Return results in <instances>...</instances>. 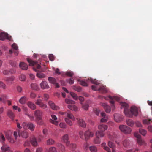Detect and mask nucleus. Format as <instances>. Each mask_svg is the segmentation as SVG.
I'll use <instances>...</instances> for the list:
<instances>
[{"mask_svg": "<svg viewBox=\"0 0 152 152\" xmlns=\"http://www.w3.org/2000/svg\"><path fill=\"white\" fill-rule=\"evenodd\" d=\"M0 87L3 88L5 89L6 86L5 84L2 82L0 81Z\"/></svg>", "mask_w": 152, "mask_h": 152, "instance_id": "nucleus-57", "label": "nucleus"}, {"mask_svg": "<svg viewBox=\"0 0 152 152\" xmlns=\"http://www.w3.org/2000/svg\"><path fill=\"white\" fill-rule=\"evenodd\" d=\"M98 129L100 131L104 132L107 129V126L104 124H100L98 125Z\"/></svg>", "mask_w": 152, "mask_h": 152, "instance_id": "nucleus-18", "label": "nucleus"}, {"mask_svg": "<svg viewBox=\"0 0 152 152\" xmlns=\"http://www.w3.org/2000/svg\"><path fill=\"white\" fill-rule=\"evenodd\" d=\"M82 107L84 110H87L88 109L89 105L87 103H86L83 105Z\"/></svg>", "mask_w": 152, "mask_h": 152, "instance_id": "nucleus-56", "label": "nucleus"}, {"mask_svg": "<svg viewBox=\"0 0 152 152\" xmlns=\"http://www.w3.org/2000/svg\"><path fill=\"white\" fill-rule=\"evenodd\" d=\"M94 135V132L90 130L86 131L84 133L85 140L86 141L90 137H92Z\"/></svg>", "mask_w": 152, "mask_h": 152, "instance_id": "nucleus-9", "label": "nucleus"}, {"mask_svg": "<svg viewBox=\"0 0 152 152\" xmlns=\"http://www.w3.org/2000/svg\"><path fill=\"white\" fill-rule=\"evenodd\" d=\"M78 120V123L79 125L82 127L85 128L86 127L85 122L82 119L77 118Z\"/></svg>", "mask_w": 152, "mask_h": 152, "instance_id": "nucleus-24", "label": "nucleus"}, {"mask_svg": "<svg viewBox=\"0 0 152 152\" xmlns=\"http://www.w3.org/2000/svg\"><path fill=\"white\" fill-rule=\"evenodd\" d=\"M31 142L32 145L34 146H36L38 145L37 139L34 137H32L31 139Z\"/></svg>", "mask_w": 152, "mask_h": 152, "instance_id": "nucleus-26", "label": "nucleus"}, {"mask_svg": "<svg viewBox=\"0 0 152 152\" xmlns=\"http://www.w3.org/2000/svg\"><path fill=\"white\" fill-rule=\"evenodd\" d=\"M70 95L74 99L77 100L78 99L77 96L76 94L72 92H71L70 93Z\"/></svg>", "mask_w": 152, "mask_h": 152, "instance_id": "nucleus-46", "label": "nucleus"}, {"mask_svg": "<svg viewBox=\"0 0 152 152\" xmlns=\"http://www.w3.org/2000/svg\"><path fill=\"white\" fill-rule=\"evenodd\" d=\"M36 76L39 78L41 79L45 78V75L44 73L41 72H37Z\"/></svg>", "mask_w": 152, "mask_h": 152, "instance_id": "nucleus-32", "label": "nucleus"}, {"mask_svg": "<svg viewBox=\"0 0 152 152\" xmlns=\"http://www.w3.org/2000/svg\"><path fill=\"white\" fill-rule=\"evenodd\" d=\"M5 140V139L4 135L1 134L0 135V142L2 143V146L1 147L2 152H7L12 149L9 145L4 142Z\"/></svg>", "mask_w": 152, "mask_h": 152, "instance_id": "nucleus-2", "label": "nucleus"}, {"mask_svg": "<svg viewBox=\"0 0 152 152\" xmlns=\"http://www.w3.org/2000/svg\"><path fill=\"white\" fill-rule=\"evenodd\" d=\"M42 100L40 99H37L35 102V104L42 108L45 109L47 107V106L46 104L42 102Z\"/></svg>", "mask_w": 152, "mask_h": 152, "instance_id": "nucleus-14", "label": "nucleus"}, {"mask_svg": "<svg viewBox=\"0 0 152 152\" xmlns=\"http://www.w3.org/2000/svg\"><path fill=\"white\" fill-rule=\"evenodd\" d=\"M20 67L23 70H26L28 68L27 64L24 62H21L19 64Z\"/></svg>", "mask_w": 152, "mask_h": 152, "instance_id": "nucleus-21", "label": "nucleus"}, {"mask_svg": "<svg viewBox=\"0 0 152 152\" xmlns=\"http://www.w3.org/2000/svg\"><path fill=\"white\" fill-rule=\"evenodd\" d=\"M123 146L126 148H129L133 145L132 142L129 138L124 139L122 142Z\"/></svg>", "mask_w": 152, "mask_h": 152, "instance_id": "nucleus-6", "label": "nucleus"}, {"mask_svg": "<svg viewBox=\"0 0 152 152\" xmlns=\"http://www.w3.org/2000/svg\"><path fill=\"white\" fill-rule=\"evenodd\" d=\"M151 121V119H144L143 120L142 122L144 124H149L150 123V121Z\"/></svg>", "mask_w": 152, "mask_h": 152, "instance_id": "nucleus-44", "label": "nucleus"}, {"mask_svg": "<svg viewBox=\"0 0 152 152\" xmlns=\"http://www.w3.org/2000/svg\"><path fill=\"white\" fill-rule=\"evenodd\" d=\"M27 98L25 96L22 97L19 100V102L21 104H23L25 103L26 101L27 100Z\"/></svg>", "mask_w": 152, "mask_h": 152, "instance_id": "nucleus-29", "label": "nucleus"}, {"mask_svg": "<svg viewBox=\"0 0 152 152\" xmlns=\"http://www.w3.org/2000/svg\"><path fill=\"white\" fill-rule=\"evenodd\" d=\"M42 112L39 110H37L34 112V115L36 117L37 120H39L42 119Z\"/></svg>", "mask_w": 152, "mask_h": 152, "instance_id": "nucleus-8", "label": "nucleus"}, {"mask_svg": "<svg viewBox=\"0 0 152 152\" xmlns=\"http://www.w3.org/2000/svg\"><path fill=\"white\" fill-rule=\"evenodd\" d=\"M108 145L109 147L112 148V151L114 152L115 151L114 148L115 147L114 144L112 142L110 141L108 142Z\"/></svg>", "mask_w": 152, "mask_h": 152, "instance_id": "nucleus-37", "label": "nucleus"}, {"mask_svg": "<svg viewBox=\"0 0 152 152\" xmlns=\"http://www.w3.org/2000/svg\"><path fill=\"white\" fill-rule=\"evenodd\" d=\"M79 135L81 138L83 140H85L84 134L83 132L82 131H80L79 132Z\"/></svg>", "mask_w": 152, "mask_h": 152, "instance_id": "nucleus-45", "label": "nucleus"}, {"mask_svg": "<svg viewBox=\"0 0 152 152\" xmlns=\"http://www.w3.org/2000/svg\"><path fill=\"white\" fill-rule=\"evenodd\" d=\"M26 79L25 76L23 74H21L19 77V79L21 81H25Z\"/></svg>", "mask_w": 152, "mask_h": 152, "instance_id": "nucleus-49", "label": "nucleus"}, {"mask_svg": "<svg viewBox=\"0 0 152 152\" xmlns=\"http://www.w3.org/2000/svg\"><path fill=\"white\" fill-rule=\"evenodd\" d=\"M66 146L71 148L73 150L72 152H78V151L75 150L76 147V145L75 143H70V142L69 145Z\"/></svg>", "mask_w": 152, "mask_h": 152, "instance_id": "nucleus-27", "label": "nucleus"}, {"mask_svg": "<svg viewBox=\"0 0 152 152\" xmlns=\"http://www.w3.org/2000/svg\"><path fill=\"white\" fill-rule=\"evenodd\" d=\"M94 142L95 143L99 144V143L100 142V140L99 139V138H98L96 137V138L94 140Z\"/></svg>", "mask_w": 152, "mask_h": 152, "instance_id": "nucleus-58", "label": "nucleus"}, {"mask_svg": "<svg viewBox=\"0 0 152 152\" xmlns=\"http://www.w3.org/2000/svg\"><path fill=\"white\" fill-rule=\"evenodd\" d=\"M15 79V77L14 76H12L6 78L5 80L7 81H13Z\"/></svg>", "mask_w": 152, "mask_h": 152, "instance_id": "nucleus-53", "label": "nucleus"}, {"mask_svg": "<svg viewBox=\"0 0 152 152\" xmlns=\"http://www.w3.org/2000/svg\"><path fill=\"white\" fill-rule=\"evenodd\" d=\"M108 98L111 100L110 102L112 104V109L113 110H114L115 108L114 105V100L118 101L120 100V98L117 96L112 97L110 96H108Z\"/></svg>", "mask_w": 152, "mask_h": 152, "instance_id": "nucleus-12", "label": "nucleus"}, {"mask_svg": "<svg viewBox=\"0 0 152 152\" xmlns=\"http://www.w3.org/2000/svg\"><path fill=\"white\" fill-rule=\"evenodd\" d=\"M80 85L82 86H88V85L87 83L84 81L81 80L80 81Z\"/></svg>", "mask_w": 152, "mask_h": 152, "instance_id": "nucleus-52", "label": "nucleus"}, {"mask_svg": "<svg viewBox=\"0 0 152 152\" xmlns=\"http://www.w3.org/2000/svg\"><path fill=\"white\" fill-rule=\"evenodd\" d=\"M51 116L53 120L50 119V122L56 125H58V122L56 121L57 119L56 116L55 115H52Z\"/></svg>", "mask_w": 152, "mask_h": 152, "instance_id": "nucleus-20", "label": "nucleus"}, {"mask_svg": "<svg viewBox=\"0 0 152 152\" xmlns=\"http://www.w3.org/2000/svg\"><path fill=\"white\" fill-rule=\"evenodd\" d=\"M101 145L104 150L106 151H108L110 150V148L109 147L106 146V143L105 142H103L102 143Z\"/></svg>", "mask_w": 152, "mask_h": 152, "instance_id": "nucleus-48", "label": "nucleus"}, {"mask_svg": "<svg viewBox=\"0 0 152 152\" xmlns=\"http://www.w3.org/2000/svg\"><path fill=\"white\" fill-rule=\"evenodd\" d=\"M101 114L103 118H102L101 119V122H106L108 120V116H106L105 113H101Z\"/></svg>", "mask_w": 152, "mask_h": 152, "instance_id": "nucleus-19", "label": "nucleus"}, {"mask_svg": "<svg viewBox=\"0 0 152 152\" xmlns=\"http://www.w3.org/2000/svg\"><path fill=\"white\" fill-rule=\"evenodd\" d=\"M6 39L10 41L11 40V37L9 36L8 34L6 33H0V40L3 41Z\"/></svg>", "mask_w": 152, "mask_h": 152, "instance_id": "nucleus-10", "label": "nucleus"}, {"mask_svg": "<svg viewBox=\"0 0 152 152\" xmlns=\"http://www.w3.org/2000/svg\"><path fill=\"white\" fill-rule=\"evenodd\" d=\"M96 137L98 138L102 137L104 135V133L103 132L99 130L97 131L96 132Z\"/></svg>", "mask_w": 152, "mask_h": 152, "instance_id": "nucleus-22", "label": "nucleus"}, {"mask_svg": "<svg viewBox=\"0 0 152 152\" xmlns=\"http://www.w3.org/2000/svg\"><path fill=\"white\" fill-rule=\"evenodd\" d=\"M54 143V141L52 139H49L47 141V144L48 145H52Z\"/></svg>", "mask_w": 152, "mask_h": 152, "instance_id": "nucleus-36", "label": "nucleus"}, {"mask_svg": "<svg viewBox=\"0 0 152 152\" xmlns=\"http://www.w3.org/2000/svg\"><path fill=\"white\" fill-rule=\"evenodd\" d=\"M88 80H90L92 83L96 84V86H99L100 84L98 83L96 79L93 80L90 78V79H88Z\"/></svg>", "mask_w": 152, "mask_h": 152, "instance_id": "nucleus-41", "label": "nucleus"}, {"mask_svg": "<svg viewBox=\"0 0 152 152\" xmlns=\"http://www.w3.org/2000/svg\"><path fill=\"white\" fill-rule=\"evenodd\" d=\"M26 115H27L28 117H29V118L30 119V120L31 121H33L34 120V117L32 115H30L28 113H26Z\"/></svg>", "mask_w": 152, "mask_h": 152, "instance_id": "nucleus-54", "label": "nucleus"}, {"mask_svg": "<svg viewBox=\"0 0 152 152\" xmlns=\"http://www.w3.org/2000/svg\"><path fill=\"white\" fill-rule=\"evenodd\" d=\"M48 80L50 83L53 84H56V79L55 78L52 77H49Z\"/></svg>", "mask_w": 152, "mask_h": 152, "instance_id": "nucleus-33", "label": "nucleus"}, {"mask_svg": "<svg viewBox=\"0 0 152 152\" xmlns=\"http://www.w3.org/2000/svg\"><path fill=\"white\" fill-rule=\"evenodd\" d=\"M65 102L67 104H75V101L68 99H65Z\"/></svg>", "mask_w": 152, "mask_h": 152, "instance_id": "nucleus-39", "label": "nucleus"}, {"mask_svg": "<svg viewBox=\"0 0 152 152\" xmlns=\"http://www.w3.org/2000/svg\"><path fill=\"white\" fill-rule=\"evenodd\" d=\"M122 107L121 108H124V113L126 116L129 117H132L133 115L137 116L138 114L140 109L135 106H133L131 107L130 111L129 110V106L125 102H121L120 103Z\"/></svg>", "mask_w": 152, "mask_h": 152, "instance_id": "nucleus-1", "label": "nucleus"}, {"mask_svg": "<svg viewBox=\"0 0 152 152\" xmlns=\"http://www.w3.org/2000/svg\"><path fill=\"white\" fill-rule=\"evenodd\" d=\"M92 89L94 91H98L102 93H106L107 91V90L105 86L100 84L99 86H92Z\"/></svg>", "mask_w": 152, "mask_h": 152, "instance_id": "nucleus-3", "label": "nucleus"}, {"mask_svg": "<svg viewBox=\"0 0 152 152\" xmlns=\"http://www.w3.org/2000/svg\"><path fill=\"white\" fill-rule=\"evenodd\" d=\"M71 110L76 111L77 110V108L75 105H72V107H71Z\"/></svg>", "mask_w": 152, "mask_h": 152, "instance_id": "nucleus-64", "label": "nucleus"}, {"mask_svg": "<svg viewBox=\"0 0 152 152\" xmlns=\"http://www.w3.org/2000/svg\"><path fill=\"white\" fill-rule=\"evenodd\" d=\"M6 138L11 143H13L15 142V140L9 135L6 134Z\"/></svg>", "mask_w": 152, "mask_h": 152, "instance_id": "nucleus-34", "label": "nucleus"}, {"mask_svg": "<svg viewBox=\"0 0 152 152\" xmlns=\"http://www.w3.org/2000/svg\"><path fill=\"white\" fill-rule=\"evenodd\" d=\"M89 149L91 152H97V148L94 146L90 147Z\"/></svg>", "mask_w": 152, "mask_h": 152, "instance_id": "nucleus-42", "label": "nucleus"}, {"mask_svg": "<svg viewBox=\"0 0 152 152\" xmlns=\"http://www.w3.org/2000/svg\"><path fill=\"white\" fill-rule=\"evenodd\" d=\"M65 116L66 117V118H68L69 119H72L74 121L75 120V118L72 114L66 113V114Z\"/></svg>", "mask_w": 152, "mask_h": 152, "instance_id": "nucleus-35", "label": "nucleus"}, {"mask_svg": "<svg viewBox=\"0 0 152 152\" xmlns=\"http://www.w3.org/2000/svg\"><path fill=\"white\" fill-rule=\"evenodd\" d=\"M134 135L137 138V142L139 145H141L143 144H145V142L141 139L140 135L138 133H135L134 134Z\"/></svg>", "mask_w": 152, "mask_h": 152, "instance_id": "nucleus-13", "label": "nucleus"}, {"mask_svg": "<svg viewBox=\"0 0 152 152\" xmlns=\"http://www.w3.org/2000/svg\"><path fill=\"white\" fill-rule=\"evenodd\" d=\"M48 152H57L56 149L54 147H51L49 149Z\"/></svg>", "mask_w": 152, "mask_h": 152, "instance_id": "nucleus-51", "label": "nucleus"}, {"mask_svg": "<svg viewBox=\"0 0 152 152\" xmlns=\"http://www.w3.org/2000/svg\"><path fill=\"white\" fill-rule=\"evenodd\" d=\"M40 85L41 88L42 89H47L50 88L47 82L46 81H42Z\"/></svg>", "mask_w": 152, "mask_h": 152, "instance_id": "nucleus-16", "label": "nucleus"}, {"mask_svg": "<svg viewBox=\"0 0 152 152\" xmlns=\"http://www.w3.org/2000/svg\"><path fill=\"white\" fill-rule=\"evenodd\" d=\"M69 135L67 134L64 135L61 138L63 142L65 144L66 146H69L70 144V141L69 140Z\"/></svg>", "mask_w": 152, "mask_h": 152, "instance_id": "nucleus-11", "label": "nucleus"}, {"mask_svg": "<svg viewBox=\"0 0 152 152\" xmlns=\"http://www.w3.org/2000/svg\"><path fill=\"white\" fill-rule=\"evenodd\" d=\"M59 126L62 128H65L66 127V125L65 123H61L60 124Z\"/></svg>", "mask_w": 152, "mask_h": 152, "instance_id": "nucleus-59", "label": "nucleus"}, {"mask_svg": "<svg viewBox=\"0 0 152 152\" xmlns=\"http://www.w3.org/2000/svg\"><path fill=\"white\" fill-rule=\"evenodd\" d=\"M100 105L104 107V110L107 113H110L111 111L110 107L106 104L101 102L100 103Z\"/></svg>", "mask_w": 152, "mask_h": 152, "instance_id": "nucleus-15", "label": "nucleus"}, {"mask_svg": "<svg viewBox=\"0 0 152 152\" xmlns=\"http://www.w3.org/2000/svg\"><path fill=\"white\" fill-rule=\"evenodd\" d=\"M10 73L11 74H13L15 73L16 70L13 68L10 69L9 70Z\"/></svg>", "mask_w": 152, "mask_h": 152, "instance_id": "nucleus-61", "label": "nucleus"}, {"mask_svg": "<svg viewBox=\"0 0 152 152\" xmlns=\"http://www.w3.org/2000/svg\"><path fill=\"white\" fill-rule=\"evenodd\" d=\"M31 88L33 90H37L38 89V87L36 83H32L31 85Z\"/></svg>", "mask_w": 152, "mask_h": 152, "instance_id": "nucleus-40", "label": "nucleus"}, {"mask_svg": "<svg viewBox=\"0 0 152 152\" xmlns=\"http://www.w3.org/2000/svg\"><path fill=\"white\" fill-rule=\"evenodd\" d=\"M120 130L124 133L126 134H130L132 130L130 128L124 125H121L119 126Z\"/></svg>", "mask_w": 152, "mask_h": 152, "instance_id": "nucleus-5", "label": "nucleus"}, {"mask_svg": "<svg viewBox=\"0 0 152 152\" xmlns=\"http://www.w3.org/2000/svg\"><path fill=\"white\" fill-rule=\"evenodd\" d=\"M27 127L31 131H33L35 127V126L34 124L31 122H29L27 124Z\"/></svg>", "mask_w": 152, "mask_h": 152, "instance_id": "nucleus-28", "label": "nucleus"}, {"mask_svg": "<svg viewBox=\"0 0 152 152\" xmlns=\"http://www.w3.org/2000/svg\"><path fill=\"white\" fill-rule=\"evenodd\" d=\"M135 124L136 126L138 127H142V125L141 123L138 121H137L135 122Z\"/></svg>", "mask_w": 152, "mask_h": 152, "instance_id": "nucleus-55", "label": "nucleus"}, {"mask_svg": "<svg viewBox=\"0 0 152 152\" xmlns=\"http://www.w3.org/2000/svg\"><path fill=\"white\" fill-rule=\"evenodd\" d=\"M27 60L29 63L30 66L36 65V67L34 66L33 67V69L34 71L37 72L38 71L37 69H40L41 67L40 65L39 64H38L37 62L34 61L29 58H27Z\"/></svg>", "mask_w": 152, "mask_h": 152, "instance_id": "nucleus-4", "label": "nucleus"}, {"mask_svg": "<svg viewBox=\"0 0 152 152\" xmlns=\"http://www.w3.org/2000/svg\"><path fill=\"white\" fill-rule=\"evenodd\" d=\"M27 105L31 109L34 110L36 108V106L32 102L29 101L27 103Z\"/></svg>", "mask_w": 152, "mask_h": 152, "instance_id": "nucleus-23", "label": "nucleus"}, {"mask_svg": "<svg viewBox=\"0 0 152 152\" xmlns=\"http://www.w3.org/2000/svg\"><path fill=\"white\" fill-rule=\"evenodd\" d=\"M114 117L115 121L117 122H119L122 120V118L120 115H115Z\"/></svg>", "mask_w": 152, "mask_h": 152, "instance_id": "nucleus-31", "label": "nucleus"}, {"mask_svg": "<svg viewBox=\"0 0 152 152\" xmlns=\"http://www.w3.org/2000/svg\"><path fill=\"white\" fill-rule=\"evenodd\" d=\"M139 133L143 136H145L147 134V131L143 129L140 128L139 129Z\"/></svg>", "mask_w": 152, "mask_h": 152, "instance_id": "nucleus-38", "label": "nucleus"}, {"mask_svg": "<svg viewBox=\"0 0 152 152\" xmlns=\"http://www.w3.org/2000/svg\"><path fill=\"white\" fill-rule=\"evenodd\" d=\"M66 74L68 76L71 77L73 75V73L72 72H66Z\"/></svg>", "mask_w": 152, "mask_h": 152, "instance_id": "nucleus-62", "label": "nucleus"}, {"mask_svg": "<svg viewBox=\"0 0 152 152\" xmlns=\"http://www.w3.org/2000/svg\"><path fill=\"white\" fill-rule=\"evenodd\" d=\"M18 136L20 137L26 139L28 136L29 133L26 130L21 131L19 130H18Z\"/></svg>", "mask_w": 152, "mask_h": 152, "instance_id": "nucleus-7", "label": "nucleus"}, {"mask_svg": "<svg viewBox=\"0 0 152 152\" xmlns=\"http://www.w3.org/2000/svg\"><path fill=\"white\" fill-rule=\"evenodd\" d=\"M7 115L9 117L12 119H13L15 116L14 113L12 110H10L8 111L7 112Z\"/></svg>", "mask_w": 152, "mask_h": 152, "instance_id": "nucleus-30", "label": "nucleus"}, {"mask_svg": "<svg viewBox=\"0 0 152 152\" xmlns=\"http://www.w3.org/2000/svg\"><path fill=\"white\" fill-rule=\"evenodd\" d=\"M48 104L51 108L53 110H57L59 109V107L57 106H56L55 104L51 101H49L48 102Z\"/></svg>", "mask_w": 152, "mask_h": 152, "instance_id": "nucleus-17", "label": "nucleus"}, {"mask_svg": "<svg viewBox=\"0 0 152 152\" xmlns=\"http://www.w3.org/2000/svg\"><path fill=\"white\" fill-rule=\"evenodd\" d=\"M93 110L94 113L97 116H98L99 115L100 110L99 109L97 108L93 109Z\"/></svg>", "mask_w": 152, "mask_h": 152, "instance_id": "nucleus-50", "label": "nucleus"}, {"mask_svg": "<svg viewBox=\"0 0 152 152\" xmlns=\"http://www.w3.org/2000/svg\"><path fill=\"white\" fill-rule=\"evenodd\" d=\"M59 147L60 149L61 150L62 152H65V147L61 144H59Z\"/></svg>", "mask_w": 152, "mask_h": 152, "instance_id": "nucleus-47", "label": "nucleus"}, {"mask_svg": "<svg viewBox=\"0 0 152 152\" xmlns=\"http://www.w3.org/2000/svg\"><path fill=\"white\" fill-rule=\"evenodd\" d=\"M36 121L37 123L39 125H42L43 124V121L42 120V119L41 120H37V119L36 120Z\"/></svg>", "mask_w": 152, "mask_h": 152, "instance_id": "nucleus-60", "label": "nucleus"}, {"mask_svg": "<svg viewBox=\"0 0 152 152\" xmlns=\"http://www.w3.org/2000/svg\"><path fill=\"white\" fill-rule=\"evenodd\" d=\"M49 59L51 61H53L54 59V56L52 54H50L49 55Z\"/></svg>", "mask_w": 152, "mask_h": 152, "instance_id": "nucleus-63", "label": "nucleus"}, {"mask_svg": "<svg viewBox=\"0 0 152 152\" xmlns=\"http://www.w3.org/2000/svg\"><path fill=\"white\" fill-rule=\"evenodd\" d=\"M65 121L66 123L70 126H72V125L73 124L72 121L68 118H65Z\"/></svg>", "mask_w": 152, "mask_h": 152, "instance_id": "nucleus-43", "label": "nucleus"}, {"mask_svg": "<svg viewBox=\"0 0 152 152\" xmlns=\"http://www.w3.org/2000/svg\"><path fill=\"white\" fill-rule=\"evenodd\" d=\"M126 123L130 127L133 126L134 124V121L132 120L129 119H126Z\"/></svg>", "mask_w": 152, "mask_h": 152, "instance_id": "nucleus-25", "label": "nucleus"}]
</instances>
